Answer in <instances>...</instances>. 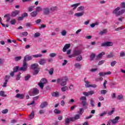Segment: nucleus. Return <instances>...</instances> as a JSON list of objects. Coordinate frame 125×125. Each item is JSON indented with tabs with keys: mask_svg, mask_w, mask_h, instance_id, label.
<instances>
[{
	"mask_svg": "<svg viewBox=\"0 0 125 125\" xmlns=\"http://www.w3.org/2000/svg\"><path fill=\"white\" fill-rule=\"evenodd\" d=\"M121 8L120 7H118L115 8L112 12L113 14H115L116 16H120V15H123L124 13L125 12V9H122L120 11Z\"/></svg>",
	"mask_w": 125,
	"mask_h": 125,
	"instance_id": "f257e3e1",
	"label": "nucleus"
},
{
	"mask_svg": "<svg viewBox=\"0 0 125 125\" xmlns=\"http://www.w3.org/2000/svg\"><path fill=\"white\" fill-rule=\"evenodd\" d=\"M31 69L34 70L33 75L35 76L36 75H38L39 74V72H40V67L39 64L38 63H33L31 65Z\"/></svg>",
	"mask_w": 125,
	"mask_h": 125,
	"instance_id": "f03ea898",
	"label": "nucleus"
},
{
	"mask_svg": "<svg viewBox=\"0 0 125 125\" xmlns=\"http://www.w3.org/2000/svg\"><path fill=\"white\" fill-rule=\"evenodd\" d=\"M79 115H74V117L66 118L65 120V125H68L70 124V122H75V121L79 120Z\"/></svg>",
	"mask_w": 125,
	"mask_h": 125,
	"instance_id": "7ed1b4c3",
	"label": "nucleus"
},
{
	"mask_svg": "<svg viewBox=\"0 0 125 125\" xmlns=\"http://www.w3.org/2000/svg\"><path fill=\"white\" fill-rule=\"evenodd\" d=\"M82 54V50L79 49H75L73 51V54L68 56L69 58H72V57H76L79 56Z\"/></svg>",
	"mask_w": 125,
	"mask_h": 125,
	"instance_id": "20e7f679",
	"label": "nucleus"
},
{
	"mask_svg": "<svg viewBox=\"0 0 125 125\" xmlns=\"http://www.w3.org/2000/svg\"><path fill=\"white\" fill-rule=\"evenodd\" d=\"M40 93V91L37 88H34L29 91V94L30 96H35Z\"/></svg>",
	"mask_w": 125,
	"mask_h": 125,
	"instance_id": "39448f33",
	"label": "nucleus"
},
{
	"mask_svg": "<svg viewBox=\"0 0 125 125\" xmlns=\"http://www.w3.org/2000/svg\"><path fill=\"white\" fill-rule=\"evenodd\" d=\"M27 68L28 66H27V63L24 62H23L22 67L19 68V71H23V72H25V71H27Z\"/></svg>",
	"mask_w": 125,
	"mask_h": 125,
	"instance_id": "423d86ee",
	"label": "nucleus"
},
{
	"mask_svg": "<svg viewBox=\"0 0 125 125\" xmlns=\"http://www.w3.org/2000/svg\"><path fill=\"white\" fill-rule=\"evenodd\" d=\"M112 45H113V42H103L101 44L102 47L112 46Z\"/></svg>",
	"mask_w": 125,
	"mask_h": 125,
	"instance_id": "0eeeda50",
	"label": "nucleus"
},
{
	"mask_svg": "<svg viewBox=\"0 0 125 125\" xmlns=\"http://www.w3.org/2000/svg\"><path fill=\"white\" fill-rule=\"evenodd\" d=\"M119 120H120V117L117 116L114 119L111 120L110 121L112 122V125H116L119 122Z\"/></svg>",
	"mask_w": 125,
	"mask_h": 125,
	"instance_id": "6e6552de",
	"label": "nucleus"
},
{
	"mask_svg": "<svg viewBox=\"0 0 125 125\" xmlns=\"http://www.w3.org/2000/svg\"><path fill=\"white\" fill-rule=\"evenodd\" d=\"M33 58L31 56H25L23 59V62L27 63V61H30V60H32Z\"/></svg>",
	"mask_w": 125,
	"mask_h": 125,
	"instance_id": "1a4fd4ad",
	"label": "nucleus"
},
{
	"mask_svg": "<svg viewBox=\"0 0 125 125\" xmlns=\"http://www.w3.org/2000/svg\"><path fill=\"white\" fill-rule=\"evenodd\" d=\"M83 94L85 96H89V95H92V94H94V91L91 90V91H88V92H83Z\"/></svg>",
	"mask_w": 125,
	"mask_h": 125,
	"instance_id": "9d476101",
	"label": "nucleus"
},
{
	"mask_svg": "<svg viewBox=\"0 0 125 125\" xmlns=\"http://www.w3.org/2000/svg\"><path fill=\"white\" fill-rule=\"evenodd\" d=\"M48 105V103L47 102H44L42 103L40 105V107L41 109H43V108H45Z\"/></svg>",
	"mask_w": 125,
	"mask_h": 125,
	"instance_id": "9b49d317",
	"label": "nucleus"
},
{
	"mask_svg": "<svg viewBox=\"0 0 125 125\" xmlns=\"http://www.w3.org/2000/svg\"><path fill=\"white\" fill-rule=\"evenodd\" d=\"M70 47L71 44H66L62 49V51L63 52H66V51H67V49L70 48Z\"/></svg>",
	"mask_w": 125,
	"mask_h": 125,
	"instance_id": "f8f14e48",
	"label": "nucleus"
},
{
	"mask_svg": "<svg viewBox=\"0 0 125 125\" xmlns=\"http://www.w3.org/2000/svg\"><path fill=\"white\" fill-rule=\"evenodd\" d=\"M81 103L83 108H84L85 109H87V106H88V104H87L86 101H82Z\"/></svg>",
	"mask_w": 125,
	"mask_h": 125,
	"instance_id": "ddd939ff",
	"label": "nucleus"
},
{
	"mask_svg": "<svg viewBox=\"0 0 125 125\" xmlns=\"http://www.w3.org/2000/svg\"><path fill=\"white\" fill-rule=\"evenodd\" d=\"M67 81H68V78H65L64 79H62V83H61V85L62 86H64L67 84Z\"/></svg>",
	"mask_w": 125,
	"mask_h": 125,
	"instance_id": "4468645a",
	"label": "nucleus"
},
{
	"mask_svg": "<svg viewBox=\"0 0 125 125\" xmlns=\"http://www.w3.org/2000/svg\"><path fill=\"white\" fill-rule=\"evenodd\" d=\"M5 78H6L7 79H5V82L2 85V87H6L7 83L8 82V80H9V76L7 75L5 76Z\"/></svg>",
	"mask_w": 125,
	"mask_h": 125,
	"instance_id": "2eb2a0df",
	"label": "nucleus"
},
{
	"mask_svg": "<svg viewBox=\"0 0 125 125\" xmlns=\"http://www.w3.org/2000/svg\"><path fill=\"white\" fill-rule=\"evenodd\" d=\"M83 112H84L83 108H80V110L78 112L79 114H75V116L78 115L79 116L78 120H80V119H81V116H82V115H83Z\"/></svg>",
	"mask_w": 125,
	"mask_h": 125,
	"instance_id": "dca6fc26",
	"label": "nucleus"
},
{
	"mask_svg": "<svg viewBox=\"0 0 125 125\" xmlns=\"http://www.w3.org/2000/svg\"><path fill=\"white\" fill-rule=\"evenodd\" d=\"M49 12H50L49 8H44L43 9V14L45 15H48L49 14Z\"/></svg>",
	"mask_w": 125,
	"mask_h": 125,
	"instance_id": "f3484780",
	"label": "nucleus"
},
{
	"mask_svg": "<svg viewBox=\"0 0 125 125\" xmlns=\"http://www.w3.org/2000/svg\"><path fill=\"white\" fill-rule=\"evenodd\" d=\"M39 63L40 65H44L46 63V60L44 59H41L39 61Z\"/></svg>",
	"mask_w": 125,
	"mask_h": 125,
	"instance_id": "a211bd4d",
	"label": "nucleus"
},
{
	"mask_svg": "<svg viewBox=\"0 0 125 125\" xmlns=\"http://www.w3.org/2000/svg\"><path fill=\"white\" fill-rule=\"evenodd\" d=\"M19 13H20V11L16 10L12 12V16L15 17L17 15H18Z\"/></svg>",
	"mask_w": 125,
	"mask_h": 125,
	"instance_id": "6ab92c4d",
	"label": "nucleus"
},
{
	"mask_svg": "<svg viewBox=\"0 0 125 125\" xmlns=\"http://www.w3.org/2000/svg\"><path fill=\"white\" fill-rule=\"evenodd\" d=\"M15 97L20 99H23L24 98V95L23 94H17Z\"/></svg>",
	"mask_w": 125,
	"mask_h": 125,
	"instance_id": "aec40b11",
	"label": "nucleus"
},
{
	"mask_svg": "<svg viewBox=\"0 0 125 125\" xmlns=\"http://www.w3.org/2000/svg\"><path fill=\"white\" fill-rule=\"evenodd\" d=\"M115 57V55L113 52H110L109 54L106 55L107 58H113V57Z\"/></svg>",
	"mask_w": 125,
	"mask_h": 125,
	"instance_id": "412c9836",
	"label": "nucleus"
},
{
	"mask_svg": "<svg viewBox=\"0 0 125 125\" xmlns=\"http://www.w3.org/2000/svg\"><path fill=\"white\" fill-rule=\"evenodd\" d=\"M84 14V12H82L80 13H75L74 16L77 17H81Z\"/></svg>",
	"mask_w": 125,
	"mask_h": 125,
	"instance_id": "4be33fe9",
	"label": "nucleus"
},
{
	"mask_svg": "<svg viewBox=\"0 0 125 125\" xmlns=\"http://www.w3.org/2000/svg\"><path fill=\"white\" fill-rule=\"evenodd\" d=\"M108 30H107V29H104L103 31L99 32V35H101V36H103V35L106 34Z\"/></svg>",
	"mask_w": 125,
	"mask_h": 125,
	"instance_id": "5701e85b",
	"label": "nucleus"
},
{
	"mask_svg": "<svg viewBox=\"0 0 125 125\" xmlns=\"http://www.w3.org/2000/svg\"><path fill=\"white\" fill-rule=\"evenodd\" d=\"M103 55H105V53L104 52H102L97 56L96 59H100V58H102V57Z\"/></svg>",
	"mask_w": 125,
	"mask_h": 125,
	"instance_id": "b1692460",
	"label": "nucleus"
},
{
	"mask_svg": "<svg viewBox=\"0 0 125 125\" xmlns=\"http://www.w3.org/2000/svg\"><path fill=\"white\" fill-rule=\"evenodd\" d=\"M52 96L53 97H59V93L58 92H53L52 93Z\"/></svg>",
	"mask_w": 125,
	"mask_h": 125,
	"instance_id": "393cba45",
	"label": "nucleus"
},
{
	"mask_svg": "<svg viewBox=\"0 0 125 125\" xmlns=\"http://www.w3.org/2000/svg\"><path fill=\"white\" fill-rule=\"evenodd\" d=\"M30 15L32 17H36L38 15V13L36 11H34L31 13Z\"/></svg>",
	"mask_w": 125,
	"mask_h": 125,
	"instance_id": "a878e982",
	"label": "nucleus"
},
{
	"mask_svg": "<svg viewBox=\"0 0 125 125\" xmlns=\"http://www.w3.org/2000/svg\"><path fill=\"white\" fill-rule=\"evenodd\" d=\"M34 8H35V6H30L27 8L28 11H29V12H32V11L34 10Z\"/></svg>",
	"mask_w": 125,
	"mask_h": 125,
	"instance_id": "bb28decb",
	"label": "nucleus"
},
{
	"mask_svg": "<svg viewBox=\"0 0 125 125\" xmlns=\"http://www.w3.org/2000/svg\"><path fill=\"white\" fill-rule=\"evenodd\" d=\"M76 61H79V62L82 61V60H83V56H82V55H79L76 58Z\"/></svg>",
	"mask_w": 125,
	"mask_h": 125,
	"instance_id": "cd10ccee",
	"label": "nucleus"
},
{
	"mask_svg": "<svg viewBox=\"0 0 125 125\" xmlns=\"http://www.w3.org/2000/svg\"><path fill=\"white\" fill-rule=\"evenodd\" d=\"M28 36V32H24L21 33V37H27Z\"/></svg>",
	"mask_w": 125,
	"mask_h": 125,
	"instance_id": "c85d7f7f",
	"label": "nucleus"
},
{
	"mask_svg": "<svg viewBox=\"0 0 125 125\" xmlns=\"http://www.w3.org/2000/svg\"><path fill=\"white\" fill-rule=\"evenodd\" d=\"M54 72V69L53 68H50L48 70V73L49 75H50V76H52V75H53Z\"/></svg>",
	"mask_w": 125,
	"mask_h": 125,
	"instance_id": "c756f323",
	"label": "nucleus"
},
{
	"mask_svg": "<svg viewBox=\"0 0 125 125\" xmlns=\"http://www.w3.org/2000/svg\"><path fill=\"white\" fill-rule=\"evenodd\" d=\"M80 4H81V3H77L76 4H74L72 5L71 7H74L73 9H76V8L78 7V6H79V5H80Z\"/></svg>",
	"mask_w": 125,
	"mask_h": 125,
	"instance_id": "7c9ffc66",
	"label": "nucleus"
},
{
	"mask_svg": "<svg viewBox=\"0 0 125 125\" xmlns=\"http://www.w3.org/2000/svg\"><path fill=\"white\" fill-rule=\"evenodd\" d=\"M40 83L44 84L46 83H47V81H46V79L45 78H42L40 81Z\"/></svg>",
	"mask_w": 125,
	"mask_h": 125,
	"instance_id": "2f4dec72",
	"label": "nucleus"
},
{
	"mask_svg": "<svg viewBox=\"0 0 125 125\" xmlns=\"http://www.w3.org/2000/svg\"><path fill=\"white\" fill-rule=\"evenodd\" d=\"M4 17L7 18L6 20V22H9V21H10L11 19H10V17L9 15H4Z\"/></svg>",
	"mask_w": 125,
	"mask_h": 125,
	"instance_id": "473e14b6",
	"label": "nucleus"
},
{
	"mask_svg": "<svg viewBox=\"0 0 125 125\" xmlns=\"http://www.w3.org/2000/svg\"><path fill=\"white\" fill-rule=\"evenodd\" d=\"M75 68H77V69H81V67H82V64L77 63H75L74 65Z\"/></svg>",
	"mask_w": 125,
	"mask_h": 125,
	"instance_id": "72a5a7b5",
	"label": "nucleus"
},
{
	"mask_svg": "<svg viewBox=\"0 0 125 125\" xmlns=\"http://www.w3.org/2000/svg\"><path fill=\"white\" fill-rule=\"evenodd\" d=\"M42 54H39L36 55H33L32 56V57H34V58H38L39 57H42Z\"/></svg>",
	"mask_w": 125,
	"mask_h": 125,
	"instance_id": "f704fd0d",
	"label": "nucleus"
},
{
	"mask_svg": "<svg viewBox=\"0 0 125 125\" xmlns=\"http://www.w3.org/2000/svg\"><path fill=\"white\" fill-rule=\"evenodd\" d=\"M18 71H19V66H15L13 69V72L15 73H17Z\"/></svg>",
	"mask_w": 125,
	"mask_h": 125,
	"instance_id": "c9c22d12",
	"label": "nucleus"
},
{
	"mask_svg": "<svg viewBox=\"0 0 125 125\" xmlns=\"http://www.w3.org/2000/svg\"><path fill=\"white\" fill-rule=\"evenodd\" d=\"M85 87L88 88L90 87V84H89V82L85 81Z\"/></svg>",
	"mask_w": 125,
	"mask_h": 125,
	"instance_id": "e433bc0d",
	"label": "nucleus"
},
{
	"mask_svg": "<svg viewBox=\"0 0 125 125\" xmlns=\"http://www.w3.org/2000/svg\"><path fill=\"white\" fill-rule=\"evenodd\" d=\"M0 96H2V97H6V95L4 94V91H0Z\"/></svg>",
	"mask_w": 125,
	"mask_h": 125,
	"instance_id": "4c0bfd02",
	"label": "nucleus"
},
{
	"mask_svg": "<svg viewBox=\"0 0 125 125\" xmlns=\"http://www.w3.org/2000/svg\"><path fill=\"white\" fill-rule=\"evenodd\" d=\"M29 117L31 120H32V119H34V117H35V112H34V111H32L31 114L29 115Z\"/></svg>",
	"mask_w": 125,
	"mask_h": 125,
	"instance_id": "58836bf2",
	"label": "nucleus"
},
{
	"mask_svg": "<svg viewBox=\"0 0 125 125\" xmlns=\"http://www.w3.org/2000/svg\"><path fill=\"white\" fill-rule=\"evenodd\" d=\"M42 8L40 6H38L36 7V12H40V11H42Z\"/></svg>",
	"mask_w": 125,
	"mask_h": 125,
	"instance_id": "ea45409f",
	"label": "nucleus"
},
{
	"mask_svg": "<svg viewBox=\"0 0 125 125\" xmlns=\"http://www.w3.org/2000/svg\"><path fill=\"white\" fill-rule=\"evenodd\" d=\"M66 90H68V86H65L62 87V91H66Z\"/></svg>",
	"mask_w": 125,
	"mask_h": 125,
	"instance_id": "a19ab883",
	"label": "nucleus"
},
{
	"mask_svg": "<svg viewBox=\"0 0 125 125\" xmlns=\"http://www.w3.org/2000/svg\"><path fill=\"white\" fill-rule=\"evenodd\" d=\"M117 62L116 61H113L111 62L110 65L111 66V67H114V66H115Z\"/></svg>",
	"mask_w": 125,
	"mask_h": 125,
	"instance_id": "79ce46f5",
	"label": "nucleus"
},
{
	"mask_svg": "<svg viewBox=\"0 0 125 125\" xmlns=\"http://www.w3.org/2000/svg\"><path fill=\"white\" fill-rule=\"evenodd\" d=\"M91 61H92L95 58V54L92 53L90 56Z\"/></svg>",
	"mask_w": 125,
	"mask_h": 125,
	"instance_id": "37998d69",
	"label": "nucleus"
},
{
	"mask_svg": "<svg viewBox=\"0 0 125 125\" xmlns=\"http://www.w3.org/2000/svg\"><path fill=\"white\" fill-rule=\"evenodd\" d=\"M83 9H84V6H83L79 7L77 8L78 11H82V10H83Z\"/></svg>",
	"mask_w": 125,
	"mask_h": 125,
	"instance_id": "c03bdc74",
	"label": "nucleus"
},
{
	"mask_svg": "<svg viewBox=\"0 0 125 125\" xmlns=\"http://www.w3.org/2000/svg\"><path fill=\"white\" fill-rule=\"evenodd\" d=\"M80 100L82 101H86V97L82 96L80 98Z\"/></svg>",
	"mask_w": 125,
	"mask_h": 125,
	"instance_id": "a18cd8bd",
	"label": "nucleus"
},
{
	"mask_svg": "<svg viewBox=\"0 0 125 125\" xmlns=\"http://www.w3.org/2000/svg\"><path fill=\"white\" fill-rule=\"evenodd\" d=\"M106 93H107V90H102L101 91V94L105 95V94H106Z\"/></svg>",
	"mask_w": 125,
	"mask_h": 125,
	"instance_id": "49530a36",
	"label": "nucleus"
},
{
	"mask_svg": "<svg viewBox=\"0 0 125 125\" xmlns=\"http://www.w3.org/2000/svg\"><path fill=\"white\" fill-rule=\"evenodd\" d=\"M54 112L55 113V114H60V113H61V111L59 110H58V109H55L54 110Z\"/></svg>",
	"mask_w": 125,
	"mask_h": 125,
	"instance_id": "de8ad7c7",
	"label": "nucleus"
},
{
	"mask_svg": "<svg viewBox=\"0 0 125 125\" xmlns=\"http://www.w3.org/2000/svg\"><path fill=\"white\" fill-rule=\"evenodd\" d=\"M2 114H7L8 113V109H5L1 111Z\"/></svg>",
	"mask_w": 125,
	"mask_h": 125,
	"instance_id": "09e8293b",
	"label": "nucleus"
},
{
	"mask_svg": "<svg viewBox=\"0 0 125 125\" xmlns=\"http://www.w3.org/2000/svg\"><path fill=\"white\" fill-rule=\"evenodd\" d=\"M123 98H124V96H123V95H120L117 96V99L118 100H122Z\"/></svg>",
	"mask_w": 125,
	"mask_h": 125,
	"instance_id": "8fccbe9b",
	"label": "nucleus"
},
{
	"mask_svg": "<svg viewBox=\"0 0 125 125\" xmlns=\"http://www.w3.org/2000/svg\"><path fill=\"white\" fill-rule=\"evenodd\" d=\"M31 78V76L30 75H28L25 77L24 80L25 81H29V79Z\"/></svg>",
	"mask_w": 125,
	"mask_h": 125,
	"instance_id": "3c124183",
	"label": "nucleus"
},
{
	"mask_svg": "<svg viewBox=\"0 0 125 125\" xmlns=\"http://www.w3.org/2000/svg\"><path fill=\"white\" fill-rule=\"evenodd\" d=\"M10 23H11V25H15V24L16 23V21L15 20V19L12 20L10 21Z\"/></svg>",
	"mask_w": 125,
	"mask_h": 125,
	"instance_id": "603ef678",
	"label": "nucleus"
},
{
	"mask_svg": "<svg viewBox=\"0 0 125 125\" xmlns=\"http://www.w3.org/2000/svg\"><path fill=\"white\" fill-rule=\"evenodd\" d=\"M39 85L42 89V88H43V86H44V85L43 83H42V82H40L39 83Z\"/></svg>",
	"mask_w": 125,
	"mask_h": 125,
	"instance_id": "864d4df0",
	"label": "nucleus"
},
{
	"mask_svg": "<svg viewBox=\"0 0 125 125\" xmlns=\"http://www.w3.org/2000/svg\"><path fill=\"white\" fill-rule=\"evenodd\" d=\"M56 55H57L55 53H52L49 54L50 57H51V58L55 57V56H56Z\"/></svg>",
	"mask_w": 125,
	"mask_h": 125,
	"instance_id": "5fc2aeb1",
	"label": "nucleus"
},
{
	"mask_svg": "<svg viewBox=\"0 0 125 125\" xmlns=\"http://www.w3.org/2000/svg\"><path fill=\"white\" fill-rule=\"evenodd\" d=\"M40 36H41V33L37 32L34 34V38H38V37H40Z\"/></svg>",
	"mask_w": 125,
	"mask_h": 125,
	"instance_id": "6e6d98bb",
	"label": "nucleus"
},
{
	"mask_svg": "<svg viewBox=\"0 0 125 125\" xmlns=\"http://www.w3.org/2000/svg\"><path fill=\"white\" fill-rule=\"evenodd\" d=\"M120 6L122 7V8H125V2H122L120 4Z\"/></svg>",
	"mask_w": 125,
	"mask_h": 125,
	"instance_id": "4d7b16f0",
	"label": "nucleus"
},
{
	"mask_svg": "<svg viewBox=\"0 0 125 125\" xmlns=\"http://www.w3.org/2000/svg\"><path fill=\"white\" fill-rule=\"evenodd\" d=\"M90 104L91 105L92 107H94V101L92 99L90 100Z\"/></svg>",
	"mask_w": 125,
	"mask_h": 125,
	"instance_id": "13d9d810",
	"label": "nucleus"
},
{
	"mask_svg": "<svg viewBox=\"0 0 125 125\" xmlns=\"http://www.w3.org/2000/svg\"><path fill=\"white\" fill-rule=\"evenodd\" d=\"M39 113L40 115H42V114H44V113H45V111L43 109H41L39 111Z\"/></svg>",
	"mask_w": 125,
	"mask_h": 125,
	"instance_id": "bf43d9fd",
	"label": "nucleus"
},
{
	"mask_svg": "<svg viewBox=\"0 0 125 125\" xmlns=\"http://www.w3.org/2000/svg\"><path fill=\"white\" fill-rule=\"evenodd\" d=\"M114 112H115V110L114 109H113L112 110L109 111L108 112V115H109V116H111V115H113V114L114 113Z\"/></svg>",
	"mask_w": 125,
	"mask_h": 125,
	"instance_id": "052dcab7",
	"label": "nucleus"
},
{
	"mask_svg": "<svg viewBox=\"0 0 125 125\" xmlns=\"http://www.w3.org/2000/svg\"><path fill=\"white\" fill-rule=\"evenodd\" d=\"M21 59L22 57L21 56L16 57L15 58V61H19V60H21Z\"/></svg>",
	"mask_w": 125,
	"mask_h": 125,
	"instance_id": "680f3d73",
	"label": "nucleus"
},
{
	"mask_svg": "<svg viewBox=\"0 0 125 125\" xmlns=\"http://www.w3.org/2000/svg\"><path fill=\"white\" fill-rule=\"evenodd\" d=\"M106 84H107V81L106 80H104V83L103 85H104V88L105 89H106L107 88V86H106Z\"/></svg>",
	"mask_w": 125,
	"mask_h": 125,
	"instance_id": "e2e57ef3",
	"label": "nucleus"
},
{
	"mask_svg": "<svg viewBox=\"0 0 125 125\" xmlns=\"http://www.w3.org/2000/svg\"><path fill=\"white\" fill-rule=\"evenodd\" d=\"M21 16L23 18H25V17H28V13H24L21 15Z\"/></svg>",
	"mask_w": 125,
	"mask_h": 125,
	"instance_id": "0e129e2a",
	"label": "nucleus"
},
{
	"mask_svg": "<svg viewBox=\"0 0 125 125\" xmlns=\"http://www.w3.org/2000/svg\"><path fill=\"white\" fill-rule=\"evenodd\" d=\"M104 62H105V60H102L99 62L98 65L100 66V65H102V64H104Z\"/></svg>",
	"mask_w": 125,
	"mask_h": 125,
	"instance_id": "69168bd1",
	"label": "nucleus"
},
{
	"mask_svg": "<svg viewBox=\"0 0 125 125\" xmlns=\"http://www.w3.org/2000/svg\"><path fill=\"white\" fill-rule=\"evenodd\" d=\"M61 34L62 36H65L67 34V31H66V30H62V31L61 32Z\"/></svg>",
	"mask_w": 125,
	"mask_h": 125,
	"instance_id": "338daca9",
	"label": "nucleus"
},
{
	"mask_svg": "<svg viewBox=\"0 0 125 125\" xmlns=\"http://www.w3.org/2000/svg\"><path fill=\"white\" fill-rule=\"evenodd\" d=\"M120 57H124V56H125V53L124 52H120Z\"/></svg>",
	"mask_w": 125,
	"mask_h": 125,
	"instance_id": "774afa93",
	"label": "nucleus"
}]
</instances>
